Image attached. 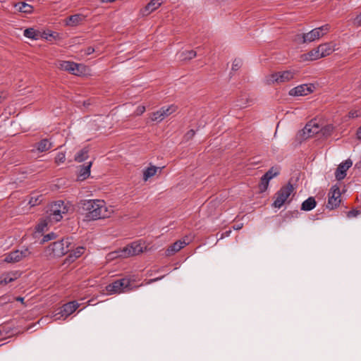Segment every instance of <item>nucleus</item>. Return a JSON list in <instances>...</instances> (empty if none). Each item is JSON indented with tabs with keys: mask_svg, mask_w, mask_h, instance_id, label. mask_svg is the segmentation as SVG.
Listing matches in <instances>:
<instances>
[{
	"mask_svg": "<svg viewBox=\"0 0 361 361\" xmlns=\"http://www.w3.org/2000/svg\"><path fill=\"white\" fill-rule=\"evenodd\" d=\"M6 95L4 92H0V103H1L5 99Z\"/></svg>",
	"mask_w": 361,
	"mask_h": 361,
	"instance_id": "obj_47",
	"label": "nucleus"
},
{
	"mask_svg": "<svg viewBox=\"0 0 361 361\" xmlns=\"http://www.w3.org/2000/svg\"><path fill=\"white\" fill-rule=\"evenodd\" d=\"M100 1L102 3H108V2L111 3V2H114L116 0H100Z\"/></svg>",
	"mask_w": 361,
	"mask_h": 361,
	"instance_id": "obj_48",
	"label": "nucleus"
},
{
	"mask_svg": "<svg viewBox=\"0 0 361 361\" xmlns=\"http://www.w3.org/2000/svg\"><path fill=\"white\" fill-rule=\"evenodd\" d=\"M88 158V150L83 148L80 150L75 156V161L82 162Z\"/></svg>",
	"mask_w": 361,
	"mask_h": 361,
	"instance_id": "obj_32",
	"label": "nucleus"
},
{
	"mask_svg": "<svg viewBox=\"0 0 361 361\" xmlns=\"http://www.w3.org/2000/svg\"><path fill=\"white\" fill-rule=\"evenodd\" d=\"M161 5L160 0H151L147 6L141 10L143 16H148L155 10H157Z\"/></svg>",
	"mask_w": 361,
	"mask_h": 361,
	"instance_id": "obj_20",
	"label": "nucleus"
},
{
	"mask_svg": "<svg viewBox=\"0 0 361 361\" xmlns=\"http://www.w3.org/2000/svg\"><path fill=\"white\" fill-rule=\"evenodd\" d=\"M231 231H228L227 233V235H228V234L231 233Z\"/></svg>",
	"mask_w": 361,
	"mask_h": 361,
	"instance_id": "obj_53",
	"label": "nucleus"
},
{
	"mask_svg": "<svg viewBox=\"0 0 361 361\" xmlns=\"http://www.w3.org/2000/svg\"><path fill=\"white\" fill-rule=\"evenodd\" d=\"M66 161V154L63 152H59L55 157V163L58 165L64 163Z\"/></svg>",
	"mask_w": 361,
	"mask_h": 361,
	"instance_id": "obj_36",
	"label": "nucleus"
},
{
	"mask_svg": "<svg viewBox=\"0 0 361 361\" xmlns=\"http://www.w3.org/2000/svg\"><path fill=\"white\" fill-rule=\"evenodd\" d=\"M295 72L293 71H284L272 73L266 77V82L268 85L274 83H282L291 80L293 79Z\"/></svg>",
	"mask_w": 361,
	"mask_h": 361,
	"instance_id": "obj_7",
	"label": "nucleus"
},
{
	"mask_svg": "<svg viewBox=\"0 0 361 361\" xmlns=\"http://www.w3.org/2000/svg\"><path fill=\"white\" fill-rule=\"evenodd\" d=\"M240 66H241L240 60L235 59L233 62L232 69L236 71V70H238L239 68V67Z\"/></svg>",
	"mask_w": 361,
	"mask_h": 361,
	"instance_id": "obj_41",
	"label": "nucleus"
},
{
	"mask_svg": "<svg viewBox=\"0 0 361 361\" xmlns=\"http://www.w3.org/2000/svg\"><path fill=\"white\" fill-rule=\"evenodd\" d=\"M16 11L25 14H30L33 12V6L25 2H18L14 5Z\"/></svg>",
	"mask_w": 361,
	"mask_h": 361,
	"instance_id": "obj_22",
	"label": "nucleus"
},
{
	"mask_svg": "<svg viewBox=\"0 0 361 361\" xmlns=\"http://www.w3.org/2000/svg\"><path fill=\"white\" fill-rule=\"evenodd\" d=\"M133 289L131 280L129 278H123L114 281L106 287L109 294H120L127 293Z\"/></svg>",
	"mask_w": 361,
	"mask_h": 361,
	"instance_id": "obj_5",
	"label": "nucleus"
},
{
	"mask_svg": "<svg viewBox=\"0 0 361 361\" xmlns=\"http://www.w3.org/2000/svg\"><path fill=\"white\" fill-rule=\"evenodd\" d=\"M67 212L68 209L64 202L61 200L57 201L49 206L47 212L46 217L49 222L55 224L60 221L63 218V215L66 214Z\"/></svg>",
	"mask_w": 361,
	"mask_h": 361,
	"instance_id": "obj_4",
	"label": "nucleus"
},
{
	"mask_svg": "<svg viewBox=\"0 0 361 361\" xmlns=\"http://www.w3.org/2000/svg\"><path fill=\"white\" fill-rule=\"evenodd\" d=\"M242 226H243L242 224H240V225H237L236 226H234V229H235V230H238V229H240V228H242Z\"/></svg>",
	"mask_w": 361,
	"mask_h": 361,
	"instance_id": "obj_50",
	"label": "nucleus"
},
{
	"mask_svg": "<svg viewBox=\"0 0 361 361\" xmlns=\"http://www.w3.org/2000/svg\"><path fill=\"white\" fill-rule=\"evenodd\" d=\"M79 307V304L76 301L69 302L63 305L61 313L62 316L67 317L73 313Z\"/></svg>",
	"mask_w": 361,
	"mask_h": 361,
	"instance_id": "obj_21",
	"label": "nucleus"
},
{
	"mask_svg": "<svg viewBox=\"0 0 361 361\" xmlns=\"http://www.w3.org/2000/svg\"><path fill=\"white\" fill-rule=\"evenodd\" d=\"M85 247L82 246H79L76 247L75 250L71 251V252L69 254L68 259L69 261H74L77 258L80 257L85 252Z\"/></svg>",
	"mask_w": 361,
	"mask_h": 361,
	"instance_id": "obj_30",
	"label": "nucleus"
},
{
	"mask_svg": "<svg viewBox=\"0 0 361 361\" xmlns=\"http://www.w3.org/2000/svg\"><path fill=\"white\" fill-rule=\"evenodd\" d=\"M329 30L330 26L326 24L319 27L314 28L309 32L302 35H296L294 41L297 43H310L324 36Z\"/></svg>",
	"mask_w": 361,
	"mask_h": 361,
	"instance_id": "obj_3",
	"label": "nucleus"
},
{
	"mask_svg": "<svg viewBox=\"0 0 361 361\" xmlns=\"http://www.w3.org/2000/svg\"><path fill=\"white\" fill-rule=\"evenodd\" d=\"M293 190V186L290 183L282 186L274 195L272 207L277 209L282 207L283 204L289 202L288 199Z\"/></svg>",
	"mask_w": 361,
	"mask_h": 361,
	"instance_id": "obj_6",
	"label": "nucleus"
},
{
	"mask_svg": "<svg viewBox=\"0 0 361 361\" xmlns=\"http://www.w3.org/2000/svg\"><path fill=\"white\" fill-rule=\"evenodd\" d=\"M145 111V106H139L137 107L136 110L135 111V114L136 116L142 115Z\"/></svg>",
	"mask_w": 361,
	"mask_h": 361,
	"instance_id": "obj_39",
	"label": "nucleus"
},
{
	"mask_svg": "<svg viewBox=\"0 0 361 361\" xmlns=\"http://www.w3.org/2000/svg\"><path fill=\"white\" fill-rule=\"evenodd\" d=\"M189 243L185 238L177 240L172 244L165 252L166 256H171L183 248Z\"/></svg>",
	"mask_w": 361,
	"mask_h": 361,
	"instance_id": "obj_16",
	"label": "nucleus"
},
{
	"mask_svg": "<svg viewBox=\"0 0 361 361\" xmlns=\"http://www.w3.org/2000/svg\"><path fill=\"white\" fill-rule=\"evenodd\" d=\"M72 239L66 238L51 243L44 250V254L49 257H61L70 251Z\"/></svg>",
	"mask_w": 361,
	"mask_h": 361,
	"instance_id": "obj_2",
	"label": "nucleus"
},
{
	"mask_svg": "<svg viewBox=\"0 0 361 361\" xmlns=\"http://www.w3.org/2000/svg\"><path fill=\"white\" fill-rule=\"evenodd\" d=\"M94 51V49L93 47H90L86 49L85 54L87 55H90V54H92Z\"/></svg>",
	"mask_w": 361,
	"mask_h": 361,
	"instance_id": "obj_45",
	"label": "nucleus"
},
{
	"mask_svg": "<svg viewBox=\"0 0 361 361\" xmlns=\"http://www.w3.org/2000/svg\"><path fill=\"white\" fill-rule=\"evenodd\" d=\"M16 300L17 301H20V302H23L24 298H21V297H18V298H16Z\"/></svg>",
	"mask_w": 361,
	"mask_h": 361,
	"instance_id": "obj_49",
	"label": "nucleus"
},
{
	"mask_svg": "<svg viewBox=\"0 0 361 361\" xmlns=\"http://www.w3.org/2000/svg\"><path fill=\"white\" fill-rule=\"evenodd\" d=\"M302 57L304 60L310 61H314L322 58L318 47L311 50L307 54L302 55Z\"/></svg>",
	"mask_w": 361,
	"mask_h": 361,
	"instance_id": "obj_25",
	"label": "nucleus"
},
{
	"mask_svg": "<svg viewBox=\"0 0 361 361\" xmlns=\"http://www.w3.org/2000/svg\"><path fill=\"white\" fill-rule=\"evenodd\" d=\"M178 57L181 61L190 60L196 56V52L194 50H185L178 53Z\"/></svg>",
	"mask_w": 361,
	"mask_h": 361,
	"instance_id": "obj_27",
	"label": "nucleus"
},
{
	"mask_svg": "<svg viewBox=\"0 0 361 361\" xmlns=\"http://www.w3.org/2000/svg\"><path fill=\"white\" fill-rule=\"evenodd\" d=\"M92 166V162H89L87 165H82L80 167L78 178L80 180H85L90 176V169Z\"/></svg>",
	"mask_w": 361,
	"mask_h": 361,
	"instance_id": "obj_23",
	"label": "nucleus"
},
{
	"mask_svg": "<svg viewBox=\"0 0 361 361\" xmlns=\"http://www.w3.org/2000/svg\"><path fill=\"white\" fill-rule=\"evenodd\" d=\"M151 120L152 121H156V122H161V121L164 120L163 114H162L160 109L159 110H157V111L153 112L152 114Z\"/></svg>",
	"mask_w": 361,
	"mask_h": 361,
	"instance_id": "obj_35",
	"label": "nucleus"
},
{
	"mask_svg": "<svg viewBox=\"0 0 361 361\" xmlns=\"http://www.w3.org/2000/svg\"><path fill=\"white\" fill-rule=\"evenodd\" d=\"M53 224L51 222H49L47 217L42 219L40 222L37 224L36 227V231L39 233H42L48 230V226Z\"/></svg>",
	"mask_w": 361,
	"mask_h": 361,
	"instance_id": "obj_31",
	"label": "nucleus"
},
{
	"mask_svg": "<svg viewBox=\"0 0 361 361\" xmlns=\"http://www.w3.org/2000/svg\"><path fill=\"white\" fill-rule=\"evenodd\" d=\"M147 249L145 243L141 240L135 241L130 245L123 247L121 253L124 257H129L131 256L137 255L143 252Z\"/></svg>",
	"mask_w": 361,
	"mask_h": 361,
	"instance_id": "obj_9",
	"label": "nucleus"
},
{
	"mask_svg": "<svg viewBox=\"0 0 361 361\" xmlns=\"http://www.w3.org/2000/svg\"><path fill=\"white\" fill-rule=\"evenodd\" d=\"M318 48L322 58L330 55L335 50L334 46L330 43L321 44Z\"/></svg>",
	"mask_w": 361,
	"mask_h": 361,
	"instance_id": "obj_24",
	"label": "nucleus"
},
{
	"mask_svg": "<svg viewBox=\"0 0 361 361\" xmlns=\"http://www.w3.org/2000/svg\"><path fill=\"white\" fill-rule=\"evenodd\" d=\"M85 16L81 13L72 15L65 20V25L67 26L75 27L80 25L85 20Z\"/></svg>",
	"mask_w": 361,
	"mask_h": 361,
	"instance_id": "obj_18",
	"label": "nucleus"
},
{
	"mask_svg": "<svg viewBox=\"0 0 361 361\" xmlns=\"http://www.w3.org/2000/svg\"><path fill=\"white\" fill-rule=\"evenodd\" d=\"M161 278H157V279H152V281H157L158 280H160Z\"/></svg>",
	"mask_w": 361,
	"mask_h": 361,
	"instance_id": "obj_52",
	"label": "nucleus"
},
{
	"mask_svg": "<svg viewBox=\"0 0 361 361\" xmlns=\"http://www.w3.org/2000/svg\"><path fill=\"white\" fill-rule=\"evenodd\" d=\"M121 251H122V248L121 249H118L116 251H114V252H109L108 255H107V259L108 260H113L114 259H116V258H125L122 255L121 253Z\"/></svg>",
	"mask_w": 361,
	"mask_h": 361,
	"instance_id": "obj_34",
	"label": "nucleus"
},
{
	"mask_svg": "<svg viewBox=\"0 0 361 361\" xmlns=\"http://www.w3.org/2000/svg\"><path fill=\"white\" fill-rule=\"evenodd\" d=\"M29 203H30L31 205H35V202H34L32 201V199L30 200Z\"/></svg>",
	"mask_w": 361,
	"mask_h": 361,
	"instance_id": "obj_51",
	"label": "nucleus"
},
{
	"mask_svg": "<svg viewBox=\"0 0 361 361\" xmlns=\"http://www.w3.org/2000/svg\"><path fill=\"white\" fill-rule=\"evenodd\" d=\"M314 86L309 84L298 85L289 91L290 96H305L313 92Z\"/></svg>",
	"mask_w": 361,
	"mask_h": 361,
	"instance_id": "obj_14",
	"label": "nucleus"
},
{
	"mask_svg": "<svg viewBox=\"0 0 361 361\" xmlns=\"http://www.w3.org/2000/svg\"><path fill=\"white\" fill-rule=\"evenodd\" d=\"M80 206L89 221L110 218L114 213V207L100 199L83 200L80 202Z\"/></svg>",
	"mask_w": 361,
	"mask_h": 361,
	"instance_id": "obj_1",
	"label": "nucleus"
},
{
	"mask_svg": "<svg viewBox=\"0 0 361 361\" xmlns=\"http://www.w3.org/2000/svg\"><path fill=\"white\" fill-rule=\"evenodd\" d=\"M353 23L357 26H361V12L354 18Z\"/></svg>",
	"mask_w": 361,
	"mask_h": 361,
	"instance_id": "obj_42",
	"label": "nucleus"
},
{
	"mask_svg": "<svg viewBox=\"0 0 361 361\" xmlns=\"http://www.w3.org/2000/svg\"><path fill=\"white\" fill-rule=\"evenodd\" d=\"M356 137L357 140H361V126L357 130Z\"/></svg>",
	"mask_w": 361,
	"mask_h": 361,
	"instance_id": "obj_46",
	"label": "nucleus"
},
{
	"mask_svg": "<svg viewBox=\"0 0 361 361\" xmlns=\"http://www.w3.org/2000/svg\"><path fill=\"white\" fill-rule=\"evenodd\" d=\"M23 35L28 39L37 40L40 37V32L33 27H29L24 30Z\"/></svg>",
	"mask_w": 361,
	"mask_h": 361,
	"instance_id": "obj_26",
	"label": "nucleus"
},
{
	"mask_svg": "<svg viewBox=\"0 0 361 361\" xmlns=\"http://www.w3.org/2000/svg\"><path fill=\"white\" fill-rule=\"evenodd\" d=\"M316 207V201L314 197H310L305 200L301 206V209L304 211H310Z\"/></svg>",
	"mask_w": 361,
	"mask_h": 361,
	"instance_id": "obj_29",
	"label": "nucleus"
},
{
	"mask_svg": "<svg viewBox=\"0 0 361 361\" xmlns=\"http://www.w3.org/2000/svg\"><path fill=\"white\" fill-rule=\"evenodd\" d=\"M195 130H190L185 134V137L187 140L191 139L195 135Z\"/></svg>",
	"mask_w": 361,
	"mask_h": 361,
	"instance_id": "obj_43",
	"label": "nucleus"
},
{
	"mask_svg": "<svg viewBox=\"0 0 361 361\" xmlns=\"http://www.w3.org/2000/svg\"><path fill=\"white\" fill-rule=\"evenodd\" d=\"M279 173L280 169L277 166H273L263 175L259 184L261 192H264L267 189L269 181L274 177L277 176Z\"/></svg>",
	"mask_w": 361,
	"mask_h": 361,
	"instance_id": "obj_12",
	"label": "nucleus"
},
{
	"mask_svg": "<svg viewBox=\"0 0 361 361\" xmlns=\"http://www.w3.org/2000/svg\"><path fill=\"white\" fill-rule=\"evenodd\" d=\"M31 251L27 247L16 250L4 255V262L6 263H16L30 257Z\"/></svg>",
	"mask_w": 361,
	"mask_h": 361,
	"instance_id": "obj_8",
	"label": "nucleus"
},
{
	"mask_svg": "<svg viewBox=\"0 0 361 361\" xmlns=\"http://www.w3.org/2000/svg\"><path fill=\"white\" fill-rule=\"evenodd\" d=\"M353 162L350 159H347L341 163L335 172V177L338 180H343L345 176L347 171L352 166Z\"/></svg>",
	"mask_w": 361,
	"mask_h": 361,
	"instance_id": "obj_15",
	"label": "nucleus"
},
{
	"mask_svg": "<svg viewBox=\"0 0 361 361\" xmlns=\"http://www.w3.org/2000/svg\"><path fill=\"white\" fill-rule=\"evenodd\" d=\"M56 237V234L53 232L50 233H48L45 235H44L42 240V243H44L45 242H47L49 240H53V239H55Z\"/></svg>",
	"mask_w": 361,
	"mask_h": 361,
	"instance_id": "obj_37",
	"label": "nucleus"
},
{
	"mask_svg": "<svg viewBox=\"0 0 361 361\" xmlns=\"http://www.w3.org/2000/svg\"><path fill=\"white\" fill-rule=\"evenodd\" d=\"M321 129L322 126L317 120H311L302 129V133L305 137H310L318 133Z\"/></svg>",
	"mask_w": 361,
	"mask_h": 361,
	"instance_id": "obj_13",
	"label": "nucleus"
},
{
	"mask_svg": "<svg viewBox=\"0 0 361 361\" xmlns=\"http://www.w3.org/2000/svg\"><path fill=\"white\" fill-rule=\"evenodd\" d=\"M341 202V193L338 185H334L329 192V199L326 207L329 209L337 208Z\"/></svg>",
	"mask_w": 361,
	"mask_h": 361,
	"instance_id": "obj_10",
	"label": "nucleus"
},
{
	"mask_svg": "<svg viewBox=\"0 0 361 361\" xmlns=\"http://www.w3.org/2000/svg\"><path fill=\"white\" fill-rule=\"evenodd\" d=\"M161 113L163 114L164 119L173 114L176 110V106L174 105H170L168 106H162L161 109Z\"/></svg>",
	"mask_w": 361,
	"mask_h": 361,
	"instance_id": "obj_33",
	"label": "nucleus"
},
{
	"mask_svg": "<svg viewBox=\"0 0 361 361\" xmlns=\"http://www.w3.org/2000/svg\"><path fill=\"white\" fill-rule=\"evenodd\" d=\"M359 214V211L357 210H352L348 212V217H355L357 216Z\"/></svg>",
	"mask_w": 361,
	"mask_h": 361,
	"instance_id": "obj_44",
	"label": "nucleus"
},
{
	"mask_svg": "<svg viewBox=\"0 0 361 361\" xmlns=\"http://www.w3.org/2000/svg\"><path fill=\"white\" fill-rule=\"evenodd\" d=\"M360 116V114L359 111H357V110L350 111L348 114V117L350 118H357Z\"/></svg>",
	"mask_w": 361,
	"mask_h": 361,
	"instance_id": "obj_40",
	"label": "nucleus"
},
{
	"mask_svg": "<svg viewBox=\"0 0 361 361\" xmlns=\"http://www.w3.org/2000/svg\"><path fill=\"white\" fill-rule=\"evenodd\" d=\"M59 67L61 70L68 71L75 75H81L83 73V69L85 68L82 64H78L68 61H60Z\"/></svg>",
	"mask_w": 361,
	"mask_h": 361,
	"instance_id": "obj_11",
	"label": "nucleus"
},
{
	"mask_svg": "<svg viewBox=\"0 0 361 361\" xmlns=\"http://www.w3.org/2000/svg\"><path fill=\"white\" fill-rule=\"evenodd\" d=\"M52 147V143L47 139H43L37 144V149L40 152H46Z\"/></svg>",
	"mask_w": 361,
	"mask_h": 361,
	"instance_id": "obj_28",
	"label": "nucleus"
},
{
	"mask_svg": "<svg viewBox=\"0 0 361 361\" xmlns=\"http://www.w3.org/2000/svg\"><path fill=\"white\" fill-rule=\"evenodd\" d=\"M53 35H54V32L48 30V31L43 32V33L42 35L40 34V37L44 38L45 39L48 40V39H49L50 37H53Z\"/></svg>",
	"mask_w": 361,
	"mask_h": 361,
	"instance_id": "obj_38",
	"label": "nucleus"
},
{
	"mask_svg": "<svg viewBox=\"0 0 361 361\" xmlns=\"http://www.w3.org/2000/svg\"><path fill=\"white\" fill-rule=\"evenodd\" d=\"M19 276L20 274L18 271L4 273L0 276V285H6L10 282L14 281Z\"/></svg>",
	"mask_w": 361,
	"mask_h": 361,
	"instance_id": "obj_19",
	"label": "nucleus"
},
{
	"mask_svg": "<svg viewBox=\"0 0 361 361\" xmlns=\"http://www.w3.org/2000/svg\"><path fill=\"white\" fill-rule=\"evenodd\" d=\"M162 170L161 167H157L156 166L149 164V166L143 169L142 171V179L144 181H147L150 178L154 176L158 172L161 173Z\"/></svg>",
	"mask_w": 361,
	"mask_h": 361,
	"instance_id": "obj_17",
	"label": "nucleus"
}]
</instances>
